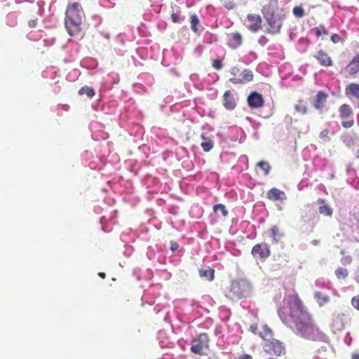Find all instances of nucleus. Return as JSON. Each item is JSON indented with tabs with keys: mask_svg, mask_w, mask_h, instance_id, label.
<instances>
[{
	"mask_svg": "<svg viewBox=\"0 0 359 359\" xmlns=\"http://www.w3.org/2000/svg\"><path fill=\"white\" fill-rule=\"evenodd\" d=\"M285 301L286 306L278 311L282 321L294 329L297 334L306 339H319L321 332L314 325L310 313L306 311L299 295L297 293L289 295Z\"/></svg>",
	"mask_w": 359,
	"mask_h": 359,
	"instance_id": "obj_1",
	"label": "nucleus"
},
{
	"mask_svg": "<svg viewBox=\"0 0 359 359\" xmlns=\"http://www.w3.org/2000/svg\"><path fill=\"white\" fill-rule=\"evenodd\" d=\"M85 14L79 3L67 6L65 12V27L70 36H75L81 29L82 20Z\"/></svg>",
	"mask_w": 359,
	"mask_h": 359,
	"instance_id": "obj_2",
	"label": "nucleus"
},
{
	"mask_svg": "<svg viewBox=\"0 0 359 359\" xmlns=\"http://www.w3.org/2000/svg\"><path fill=\"white\" fill-rule=\"evenodd\" d=\"M259 337L263 340L262 347L268 354L280 356L285 353V347L283 343L273 337L272 330L267 326H263Z\"/></svg>",
	"mask_w": 359,
	"mask_h": 359,
	"instance_id": "obj_3",
	"label": "nucleus"
},
{
	"mask_svg": "<svg viewBox=\"0 0 359 359\" xmlns=\"http://www.w3.org/2000/svg\"><path fill=\"white\" fill-rule=\"evenodd\" d=\"M210 339L206 333H200L191 340L190 351L200 355H205V351L209 349Z\"/></svg>",
	"mask_w": 359,
	"mask_h": 359,
	"instance_id": "obj_4",
	"label": "nucleus"
},
{
	"mask_svg": "<svg viewBox=\"0 0 359 359\" xmlns=\"http://www.w3.org/2000/svg\"><path fill=\"white\" fill-rule=\"evenodd\" d=\"M266 20L267 27L266 32L271 34H276L280 32L285 20L283 13H276L273 15L264 17Z\"/></svg>",
	"mask_w": 359,
	"mask_h": 359,
	"instance_id": "obj_5",
	"label": "nucleus"
},
{
	"mask_svg": "<svg viewBox=\"0 0 359 359\" xmlns=\"http://www.w3.org/2000/svg\"><path fill=\"white\" fill-rule=\"evenodd\" d=\"M232 297H246L250 291V284L244 280H234L229 287Z\"/></svg>",
	"mask_w": 359,
	"mask_h": 359,
	"instance_id": "obj_6",
	"label": "nucleus"
},
{
	"mask_svg": "<svg viewBox=\"0 0 359 359\" xmlns=\"http://www.w3.org/2000/svg\"><path fill=\"white\" fill-rule=\"evenodd\" d=\"M339 116L341 120V126L350 128L354 126L353 109L348 104H342L338 109Z\"/></svg>",
	"mask_w": 359,
	"mask_h": 359,
	"instance_id": "obj_7",
	"label": "nucleus"
},
{
	"mask_svg": "<svg viewBox=\"0 0 359 359\" xmlns=\"http://www.w3.org/2000/svg\"><path fill=\"white\" fill-rule=\"evenodd\" d=\"M240 69L238 67H233L231 68L230 73L233 76L229 79V81L233 84H244L251 81L253 79V74L251 70L245 69L243 70L240 75L242 78L237 77L239 74Z\"/></svg>",
	"mask_w": 359,
	"mask_h": 359,
	"instance_id": "obj_8",
	"label": "nucleus"
},
{
	"mask_svg": "<svg viewBox=\"0 0 359 359\" xmlns=\"http://www.w3.org/2000/svg\"><path fill=\"white\" fill-rule=\"evenodd\" d=\"M271 251L267 243H262L256 244L251 250V254L255 259L264 260L270 255Z\"/></svg>",
	"mask_w": 359,
	"mask_h": 359,
	"instance_id": "obj_9",
	"label": "nucleus"
},
{
	"mask_svg": "<svg viewBox=\"0 0 359 359\" xmlns=\"http://www.w3.org/2000/svg\"><path fill=\"white\" fill-rule=\"evenodd\" d=\"M351 318L344 313L334 315L332 322V327L335 331H341L349 324Z\"/></svg>",
	"mask_w": 359,
	"mask_h": 359,
	"instance_id": "obj_10",
	"label": "nucleus"
},
{
	"mask_svg": "<svg viewBox=\"0 0 359 359\" xmlns=\"http://www.w3.org/2000/svg\"><path fill=\"white\" fill-rule=\"evenodd\" d=\"M346 77L355 78L359 74V53L353 57L345 67Z\"/></svg>",
	"mask_w": 359,
	"mask_h": 359,
	"instance_id": "obj_11",
	"label": "nucleus"
},
{
	"mask_svg": "<svg viewBox=\"0 0 359 359\" xmlns=\"http://www.w3.org/2000/svg\"><path fill=\"white\" fill-rule=\"evenodd\" d=\"M262 13L264 17H268L276 13H283V11L278 7V0H268L262 8Z\"/></svg>",
	"mask_w": 359,
	"mask_h": 359,
	"instance_id": "obj_12",
	"label": "nucleus"
},
{
	"mask_svg": "<svg viewBox=\"0 0 359 359\" xmlns=\"http://www.w3.org/2000/svg\"><path fill=\"white\" fill-rule=\"evenodd\" d=\"M328 94L324 91H318L312 102L314 109L322 112L326 106Z\"/></svg>",
	"mask_w": 359,
	"mask_h": 359,
	"instance_id": "obj_13",
	"label": "nucleus"
},
{
	"mask_svg": "<svg viewBox=\"0 0 359 359\" xmlns=\"http://www.w3.org/2000/svg\"><path fill=\"white\" fill-rule=\"evenodd\" d=\"M247 20L249 24L247 28L252 32H257L261 29L262 25V19L259 15L256 14H248L247 15Z\"/></svg>",
	"mask_w": 359,
	"mask_h": 359,
	"instance_id": "obj_14",
	"label": "nucleus"
},
{
	"mask_svg": "<svg viewBox=\"0 0 359 359\" xmlns=\"http://www.w3.org/2000/svg\"><path fill=\"white\" fill-rule=\"evenodd\" d=\"M314 57L317 60V61L319 62V64L323 67H332L334 64V62L332 59V57L329 55V54L323 50H318L316 55H314Z\"/></svg>",
	"mask_w": 359,
	"mask_h": 359,
	"instance_id": "obj_15",
	"label": "nucleus"
},
{
	"mask_svg": "<svg viewBox=\"0 0 359 359\" xmlns=\"http://www.w3.org/2000/svg\"><path fill=\"white\" fill-rule=\"evenodd\" d=\"M248 104L251 108H259L264 105V100L261 94L257 92L251 93L248 97Z\"/></svg>",
	"mask_w": 359,
	"mask_h": 359,
	"instance_id": "obj_16",
	"label": "nucleus"
},
{
	"mask_svg": "<svg viewBox=\"0 0 359 359\" xmlns=\"http://www.w3.org/2000/svg\"><path fill=\"white\" fill-rule=\"evenodd\" d=\"M346 96L351 99H356L359 100V84L357 83H351L345 88Z\"/></svg>",
	"mask_w": 359,
	"mask_h": 359,
	"instance_id": "obj_17",
	"label": "nucleus"
},
{
	"mask_svg": "<svg viewBox=\"0 0 359 359\" xmlns=\"http://www.w3.org/2000/svg\"><path fill=\"white\" fill-rule=\"evenodd\" d=\"M228 37H229L228 44H229V46L231 47V48L235 49L241 46V44L243 43V38H242L241 34L239 32H232L231 34H229Z\"/></svg>",
	"mask_w": 359,
	"mask_h": 359,
	"instance_id": "obj_18",
	"label": "nucleus"
},
{
	"mask_svg": "<svg viewBox=\"0 0 359 359\" xmlns=\"http://www.w3.org/2000/svg\"><path fill=\"white\" fill-rule=\"evenodd\" d=\"M317 203L320 205L318 208L320 215L331 217L333 214L332 208L326 203V201L323 198H318Z\"/></svg>",
	"mask_w": 359,
	"mask_h": 359,
	"instance_id": "obj_19",
	"label": "nucleus"
},
{
	"mask_svg": "<svg viewBox=\"0 0 359 359\" xmlns=\"http://www.w3.org/2000/svg\"><path fill=\"white\" fill-rule=\"evenodd\" d=\"M267 198L272 201H283L286 198L285 194L276 188H272L268 191Z\"/></svg>",
	"mask_w": 359,
	"mask_h": 359,
	"instance_id": "obj_20",
	"label": "nucleus"
},
{
	"mask_svg": "<svg viewBox=\"0 0 359 359\" xmlns=\"http://www.w3.org/2000/svg\"><path fill=\"white\" fill-rule=\"evenodd\" d=\"M223 104L227 109H233L235 108L236 102L230 90H226L224 93Z\"/></svg>",
	"mask_w": 359,
	"mask_h": 359,
	"instance_id": "obj_21",
	"label": "nucleus"
},
{
	"mask_svg": "<svg viewBox=\"0 0 359 359\" xmlns=\"http://www.w3.org/2000/svg\"><path fill=\"white\" fill-rule=\"evenodd\" d=\"M199 276L205 278L208 281H212L215 278V271L213 269L208 267L206 269H200Z\"/></svg>",
	"mask_w": 359,
	"mask_h": 359,
	"instance_id": "obj_22",
	"label": "nucleus"
},
{
	"mask_svg": "<svg viewBox=\"0 0 359 359\" xmlns=\"http://www.w3.org/2000/svg\"><path fill=\"white\" fill-rule=\"evenodd\" d=\"M201 138L203 140L201 144L203 150L205 152L211 150L213 147L212 141L209 137H206L203 134L201 135Z\"/></svg>",
	"mask_w": 359,
	"mask_h": 359,
	"instance_id": "obj_23",
	"label": "nucleus"
},
{
	"mask_svg": "<svg viewBox=\"0 0 359 359\" xmlns=\"http://www.w3.org/2000/svg\"><path fill=\"white\" fill-rule=\"evenodd\" d=\"M314 298L320 306L327 303L330 301V297L323 294L321 292H316L314 293Z\"/></svg>",
	"mask_w": 359,
	"mask_h": 359,
	"instance_id": "obj_24",
	"label": "nucleus"
},
{
	"mask_svg": "<svg viewBox=\"0 0 359 359\" xmlns=\"http://www.w3.org/2000/svg\"><path fill=\"white\" fill-rule=\"evenodd\" d=\"M271 233L273 241L275 243H278L280 238L283 236V233L280 232L279 228L276 225L271 226Z\"/></svg>",
	"mask_w": 359,
	"mask_h": 359,
	"instance_id": "obj_25",
	"label": "nucleus"
},
{
	"mask_svg": "<svg viewBox=\"0 0 359 359\" xmlns=\"http://www.w3.org/2000/svg\"><path fill=\"white\" fill-rule=\"evenodd\" d=\"M190 21H191V28L192 31L195 33L198 32V26L200 24L199 19L198 16L196 14H193L190 17Z\"/></svg>",
	"mask_w": 359,
	"mask_h": 359,
	"instance_id": "obj_26",
	"label": "nucleus"
},
{
	"mask_svg": "<svg viewBox=\"0 0 359 359\" xmlns=\"http://www.w3.org/2000/svg\"><path fill=\"white\" fill-rule=\"evenodd\" d=\"M79 94L81 95L86 94L89 98H91L95 95V91L92 88L85 86L79 90Z\"/></svg>",
	"mask_w": 359,
	"mask_h": 359,
	"instance_id": "obj_27",
	"label": "nucleus"
},
{
	"mask_svg": "<svg viewBox=\"0 0 359 359\" xmlns=\"http://www.w3.org/2000/svg\"><path fill=\"white\" fill-rule=\"evenodd\" d=\"M334 273H335V276H337V278L339 280H340V279H345L348 276V270L346 269H344V268H342V267H339V268L335 270Z\"/></svg>",
	"mask_w": 359,
	"mask_h": 359,
	"instance_id": "obj_28",
	"label": "nucleus"
},
{
	"mask_svg": "<svg viewBox=\"0 0 359 359\" xmlns=\"http://www.w3.org/2000/svg\"><path fill=\"white\" fill-rule=\"evenodd\" d=\"M294 109L296 111L302 114H306L308 112V108L304 103L303 100H299V102L295 105Z\"/></svg>",
	"mask_w": 359,
	"mask_h": 359,
	"instance_id": "obj_29",
	"label": "nucleus"
},
{
	"mask_svg": "<svg viewBox=\"0 0 359 359\" xmlns=\"http://www.w3.org/2000/svg\"><path fill=\"white\" fill-rule=\"evenodd\" d=\"M257 165L259 168L263 170V171L264 172V175H268L269 173V171H270V169H271V166L269 164V163H267L266 161H261L257 163Z\"/></svg>",
	"mask_w": 359,
	"mask_h": 359,
	"instance_id": "obj_30",
	"label": "nucleus"
},
{
	"mask_svg": "<svg viewBox=\"0 0 359 359\" xmlns=\"http://www.w3.org/2000/svg\"><path fill=\"white\" fill-rule=\"evenodd\" d=\"M213 210L215 212L220 211L223 217H226L228 215V210L226 209V207L223 204L215 205L213 207Z\"/></svg>",
	"mask_w": 359,
	"mask_h": 359,
	"instance_id": "obj_31",
	"label": "nucleus"
},
{
	"mask_svg": "<svg viewBox=\"0 0 359 359\" xmlns=\"http://www.w3.org/2000/svg\"><path fill=\"white\" fill-rule=\"evenodd\" d=\"M316 30V36L317 37H320L323 35H327L328 34V32L327 30L325 29V27H324V25H320L319 27H316L315 29Z\"/></svg>",
	"mask_w": 359,
	"mask_h": 359,
	"instance_id": "obj_32",
	"label": "nucleus"
},
{
	"mask_svg": "<svg viewBox=\"0 0 359 359\" xmlns=\"http://www.w3.org/2000/svg\"><path fill=\"white\" fill-rule=\"evenodd\" d=\"M293 13L297 18H302L305 14L303 8L301 6H295L293 8Z\"/></svg>",
	"mask_w": 359,
	"mask_h": 359,
	"instance_id": "obj_33",
	"label": "nucleus"
},
{
	"mask_svg": "<svg viewBox=\"0 0 359 359\" xmlns=\"http://www.w3.org/2000/svg\"><path fill=\"white\" fill-rule=\"evenodd\" d=\"M320 138L323 140H325L327 141L330 140V137H329V130L327 129H324L322 130L319 135Z\"/></svg>",
	"mask_w": 359,
	"mask_h": 359,
	"instance_id": "obj_34",
	"label": "nucleus"
},
{
	"mask_svg": "<svg viewBox=\"0 0 359 359\" xmlns=\"http://www.w3.org/2000/svg\"><path fill=\"white\" fill-rule=\"evenodd\" d=\"M351 304L355 309L359 311V294L352 298Z\"/></svg>",
	"mask_w": 359,
	"mask_h": 359,
	"instance_id": "obj_35",
	"label": "nucleus"
},
{
	"mask_svg": "<svg viewBox=\"0 0 359 359\" xmlns=\"http://www.w3.org/2000/svg\"><path fill=\"white\" fill-rule=\"evenodd\" d=\"M341 262L344 265H349L352 262V258L351 256H345L341 258Z\"/></svg>",
	"mask_w": 359,
	"mask_h": 359,
	"instance_id": "obj_36",
	"label": "nucleus"
},
{
	"mask_svg": "<svg viewBox=\"0 0 359 359\" xmlns=\"http://www.w3.org/2000/svg\"><path fill=\"white\" fill-rule=\"evenodd\" d=\"M222 61L219 60H215L213 61L212 62V67L215 69H221L222 68Z\"/></svg>",
	"mask_w": 359,
	"mask_h": 359,
	"instance_id": "obj_37",
	"label": "nucleus"
},
{
	"mask_svg": "<svg viewBox=\"0 0 359 359\" xmlns=\"http://www.w3.org/2000/svg\"><path fill=\"white\" fill-rule=\"evenodd\" d=\"M170 18L174 23H177L180 21V15L177 13H172Z\"/></svg>",
	"mask_w": 359,
	"mask_h": 359,
	"instance_id": "obj_38",
	"label": "nucleus"
},
{
	"mask_svg": "<svg viewBox=\"0 0 359 359\" xmlns=\"http://www.w3.org/2000/svg\"><path fill=\"white\" fill-rule=\"evenodd\" d=\"M340 36L337 34H334L331 36V40L333 43H337L340 41Z\"/></svg>",
	"mask_w": 359,
	"mask_h": 359,
	"instance_id": "obj_39",
	"label": "nucleus"
},
{
	"mask_svg": "<svg viewBox=\"0 0 359 359\" xmlns=\"http://www.w3.org/2000/svg\"><path fill=\"white\" fill-rule=\"evenodd\" d=\"M178 244L176 242H171L170 243V250L172 251H176L178 249Z\"/></svg>",
	"mask_w": 359,
	"mask_h": 359,
	"instance_id": "obj_40",
	"label": "nucleus"
},
{
	"mask_svg": "<svg viewBox=\"0 0 359 359\" xmlns=\"http://www.w3.org/2000/svg\"><path fill=\"white\" fill-rule=\"evenodd\" d=\"M240 359H252V358L250 355L243 354L240 357Z\"/></svg>",
	"mask_w": 359,
	"mask_h": 359,
	"instance_id": "obj_41",
	"label": "nucleus"
},
{
	"mask_svg": "<svg viewBox=\"0 0 359 359\" xmlns=\"http://www.w3.org/2000/svg\"><path fill=\"white\" fill-rule=\"evenodd\" d=\"M351 359H359V352L353 353L351 355Z\"/></svg>",
	"mask_w": 359,
	"mask_h": 359,
	"instance_id": "obj_42",
	"label": "nucleus"
},
{
	"mask_svg": "<svg viewBox=\"0 0 359 359\" xmlns=\"http://www.w3.org/2000/svg\"><path fill=\"white\" fill-rule=\"evenodd\" d=\"M257 325H250V330L253 332V333H255L256 332V330H257Z\"/></svg>",
	"mask_w": 359,
	"mask_h": 359,
	"instance_id": "obj_43",
	"label": "nucleus"
},
{
	"mask_svg": "<svg viewBox=\"0 0 359 359\" xmlns=\"http://www.w3.org/2000/svg\"><path fill=\"white\" fill-rule=\"evenodd\" d=\"M313 245H316L319 243V241L318 240H313L311 242Z\"/></svg>",
	"mask_w": 359,
	"mask_h": 359,
	"instance_id": "obj_44",
	"label": "nucleus"
},
{
	"mask_svg": "<svg viewBox=\"0 0 359 359\" xmlns=\"http://www.w3.org/2000/svg\"><path fill=\"white\" fill-rule=\"evenodd\" d=\"M99 276L101 277L102 278H105V273H99Z\"/></svg>",
	"mask_w": 359,
	"mask_h": 359,
	"instance_id": "obj_45",
	"label": "nucleus"
},
{
	"mask_svg": "<svg viewBox=\"0 0 359 359\" xmlns=\"http://www.w3.org/2000/svg\"><path fill=\"white\" fill-rule=\"evenodd\" d=\"M262 39H264V41H267V39H266V38L265 36H262L261 38L260 41L262 40Z\"/></svg>",
	"mask_w": 359,
	"mask_h": 359,
	"instance_id": "obj_46",
	"label": "nucleus"
}]
</instances>
